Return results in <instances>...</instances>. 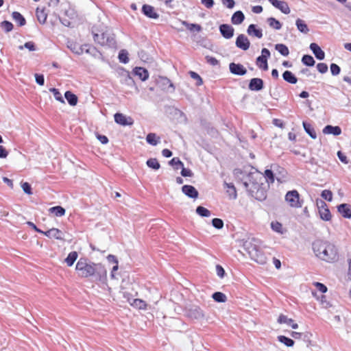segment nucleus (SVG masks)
<instances>
[{
    "instance_id": "19",
    "label": "nucleus",
    "mask_w": 351,
    "mask_h": 351,
    "mask_svg": "<svg viewBox=\"0 0 351 351\" xmlns=\"http://www.w3.org/2000/svg\"><path fill=\"white\" fill-rule=\"evenodd\" d=\"M132 73L133 75L138 76L143 82L146 81L149 76L147 69L141 66L134 67L132 70Z\"/></svg>"
},
{
    "instance_id": "38",
    "label": "nucleus",
    "mask_w": 351,
    "mask_h": 351,
    "mask_svg": "<svg viewBox=\"0 0 351 351\" xmlns=\"http://www.w3.org/2000/svg\"><path fill=\"white\" fill-rule=\"evenodd\" d=\"M275 49L282 56H288L289 54V50L288 47L282 43H278L275 45Z\"/></svg>"
},
{
    "instance_id": "59",
    "label": "nucleus",
    "mask_w": 351,
    "mask_h": 351,
    "mask_svg": "<svg viewBox=\"0 0 351 351\" xmlns=\"http://www.w3.org/2000/svg\"><path fill=\"white\" fill-rule=\"evenodd\" d=\"M330 70L332 75H338L341 72V68L339 65L335 63H331L330 65Z\"/></svg>"
},
{
    "instance_id": "62",
    "label": "nucleus",
    "mask_w": 351,
    "mask_h": 351,
    "mask_svg": "<svg viewBox=\"0 0 351 351\" xmlns=\"http://www.w3.org/2000/svg\"><path fill=\"white\" fill-rule=\"evenodd\" d=\"M206 61L207 63L212 66H217L219 64V61L215 58V57L210 56H206L205 57Z\"/></svg>"
},
{
    "instance_id": "15",
    "label": "nucleus",
    "mask_w": 351,
    "mask_h": 351,
    "mask_svg": "<svg viewBox=\"0 0 351 351\" xmlns=\"http://www.w3.org/2000/svg\"><path fill=\"white\" fill-rule=\"evenodd\" d=\"M328 241L321 239L315 240L313 244L312 247L315 255L320 258V255L324 253L325 247H326Z\"/></svg>"
},
{
    "instance_id": "18",
    "label": "nucleus",
    "mask_w": 351,
    "mask_h": 351,
    "mask_svg": "<svg viewBox=\"0 0 351 351\" xmlns=\"http://www.w3.org/2000/svg\"><path fill=\"white\" fill-rule=\"evenodd\" d=\"M182 192L188 197L197 199L199 196V192L195 186L189 184H185L182 186Z\"/></svg>"
},
{
    "instance_id": "45",
    "label": "nucleus",
    "mask_w": 351,
    "mask_h": 351,
    "mask_svg": "<svg viewBox=\"0 0 351 351\" xmlns=\"http://www.w3.org/2000/svg\"><path fill=\"white\" fill-rule=\"evenodd\" d=\"M147 166L154 170H158L160 168V165L158 160L155 158H150L146 161Z\"/></svg>"
},
{
    "instance_id": "25",
    "label": "nucleus",
    "mask_w": 351,
    "mask_h": 351,
    "mask_svg": "<svg viewBox=\"0 0 351 351\" xmlns=\"http://www.w3.org/2000/svg\"><path fill=\"white\" fill-rule=\"evenodd\" d=\"M278 323L282 324H285L288 326H290L293 329H297L298 328V324L295 323L293 319L291 318H289L287 315L283 314H280L278 318Z\"/></svg>"
},
{
    "instance_id": "22",
    "label": "nucleus",
    "mask_w": 351,
    "mask_h": 351,
    "mask_svg": "<svg viewBox=\"0 0 351 351\" xmlns=\"http://www.w3.org/2000/svg\"><path fill=\"white\" fill-rule=\"evenodd\" d=\"M247 33L248 35L254 36L257 38H261L263 36L262 29L258 28L255 24H250L247 27Z\"/></svg>"
},
{
    "instance_id": "57",
    "label": "nucleus",
    "mask_w": 351,
    "mask_h": 351,
    "mask_svg": "<svg viewBox=\"0 0 351 351\" xmlns=\"http://www.w3.org/2000/svg\"><path fill=\"white\" fill-rule=\"evenodd\" d=\"M189 75L191 78H193L197 81L196 82L197 86H201L203 84V80L197 73H196L195 71H189Z\"/></svg>"
},
{
    "instance_id": "23",
    "label": "nucleus",
    "mask_w": 351,
    "mask_h": 351,
    "mask_svg": "<svg viewBox=\"0 0 351 351\" xmlns=\"http://www.w3.org/2000/svg\"><path fill=\"white\" fill-rule=\"evenodd\" d=\"M322 132L324 134H332L337 136L341 134L342 130L338 125L333 126L332 125H327L324 128Z\"/></svg>"
},
{
    "instance_id": "9",
    "label": "nucleus",
    "mask_w": 351,
    "mask_h": 351,
    "mask_svg": "<svg viewBox=\"0 0 351 351\" xmlns=\"http://www.w3.org/2000/svg\"><path fill=\"white\" fill-rule=\"evenodd\" d=\"M187 315L189 317L200 320L204 318L205 315L204 311L198 306H192L187 310Z\"/></svg>"
},
{
    "instance_id": "28",
    "label": "nucleus",
    "mask_w": 351,
    "mask_h": 351,
    "mask_svg": "<svg viewBox=\"0 0 351 351\" xmlns=\"http://www.w3.org/2000/svg\"><path fill=\"white\" fill-rule=\"evenodd\" d=\"M282 77L285 82L291 84H295L298 81L297 77L291 71L289 70L284 71Z\"/></svg>"
},
{
    "instance_id": "27",
    "label": "nucleus",
    "mask_w": 351,
    "mask_h": 351,
    "mask_svg": "<svg viewBox=\"0 0 351 351\" xmlns=\"http://www.w3.org/2000/svg\"><path fill=\"white\" fill-rule=\"evenodd\" d=\"M302 125L305 132L308 134L311 138L315 139L317 138V133L313 125L311 123L306 121H303Z\"/></svg>"
},
{
    "instance_id": "44",
    "label": "nucleus",
    "mask_w": 351,
    "mask_h": 351,
    "mask_svg": "<svg viewBox=\"0 0 351 351\" xmlns=\"http://www.w3.org/2000/svg\"><path fill=\"white\" fill-rule=\"evenodd\" d=\"M169 165L173 167L175 170H178L184 166V163L178 157H174L169 161Z\"/></svg>"
},
{
    "instance_id": "16",
    "label": "nucleus",
    "mask_w": 351,
    "mask_h": 351,
    "mask_svg": "<svg viewBox=\"0 0 351 351\" xmlns=\"http://www.w3.org/2000/svg\"><path fill=\"white\" fill-rule=\"evenodd\" d=\"M41 234H44L45 236L50 239L53 238L60 241L64 240V234L58 228H53L47 231L43 230V232H41Z\"/></svg>"
},
{
    "instance_id": "41",
    "label": "nucleus",
    "mask_w": 351,
    "mask_h": 351,
    "mask_svg": "<svg viewBox=\"0 0 351 351\" xmlns=\"http://www.w3.org/2000/svg\"><path fill=\"white\" fill-rule=\"evenodd\" d=\"M49 212L56 217H62L65 215L66 210L61 206H56L50 208Z\"/></svg>"
},
{
    "instance_id": "29",
    "label": "nucleus",
    "mask_w": 351,
    "mask_h": 351,
    "mask_svg": "<svg viewBox=\"0 0 351 351\" xmlns=\"http://www.w3.org/2000/svg\"><path fill=\"white\" fill-rule=\"evenodd\" d=\"M245 20V15L241 10H237L233 13L231 17V23L233 25H240Z\"/></svg>"
},
{
    "instance_id": "10",
    "label": "nucleus",
    "mask_w": 351,
    "mask_h": 351,
    "mask_svg": "<svg viewBox=\"0 0 351 351\" xmlns=\"http://www.w3.org/2000/svg\"><path fill=\"white\" fill-rule=\"evenodd\" d=\"M114 122L122 126H131L134 120L130 117H127L121 112H117L114 115Z\"/></svg>"
},
{
    "instance_id": "4",
    "label": "nucleus",
    "mask_w": 351,
    "mask_h": 351,
    "mask_svg": "<svg viewBox=\"0 0 351 351\" xmlns=\"http://www.w3.org/2000/svg\"><path fill=\"white\" fill-rule=\"evenodd\" d=\"M234 175L237 178L240 176L247 177V180L249 183V186L254 184V183H260V181L263 179V177L259 171H256L254 172L247 173L246 171L237 168L234 170Z\"/></svg>"
},
{
    "instance_id": "52",
    "label": "nucleus",
    "mask_w": 351,
    "mask_h": 351,
    "mask_svg": "<svg viewBox=\"0 0 351 351\" xmlns=\"http://www.w3.org/2000/svg\"><path fill=\"white\" fill-rule=\"evenodd\" d=\"M49 92L53 93L55 99L57 101H58L62 104L65 103L64 99L61 93L59 91V90L58 88H54V87L51 88H49Z\"/></svg>"
},
{
    "instance_id": "33",
    "label": "nucleus",
    "mask_w": 351,
    "mask_h": 351,
    "mask_svg": "<svg viewBox=\"0 0 351 351\" xmlns=\"http://www.w3.org/2000/svg\"><path fill=\"white\" fill-rule=\"evenodd\" d=\"M12 17L20 27L24 26L26 24V20L25 17L19 12H13L12 13Z\"/></svg>"
},
{
    "instance_id": "64",
    "label": "nucleus",
    "mask_w": 351,
    "mask_h": 351,
    "mask_svg": "<svg viewBox=\"0 0 351 351\" xmlns=\"http://www.w3.org/2000/svg\"><path fill=\"white\" fill-rule=\"evenodd\" d=\"M23 191L27 195H32L33 193L31 184L28 182H24L21 186Z\"/></svg>"
},
{
    "instance_id": "24",
    "label": "nucleus",
    "mask_w": 351,
    "mask_h": 351,
    "mask_svg": "<svg viewBox=\"0 0 351 351\" xmlns=\"http://www.w3.org/2000/svg\"><path fill=\"white\" fill-rule=\"evenodd\" d=\"M88 47V44H84L79 46L77 43L73 42H68L67 47L74 53L81 55L84 53V49Z\"/></svg>"
},
{
    "instance_id": "21",
    "label": "nucleus",
    "mask_w": 351,
    "mask_h": 351,
    "mask_svg": "<svg viewBox=\"0 0 351 351\" xmlns=\"http://www.w3.org/2000/svg\"><path fill=\"white\" fill-rule=\"evenodd\" d=\"M337 211L346 219L351 218V206L348 204L343 203L337 206Z\"/></svg>"
},
{
    "instance_id": "11",
    "label": "nucleus",
    "mask_w": 351,
    "mask_h": 351,
    "mask_svg": "<svg viewBox=\"0 0 351 351\" xmlns=\"http://www.w3.org/2000/svg\"><path fill=\"white\" fill-rule=\"evenodd\" d=\"M229 71L232 74L239 76H243L247 73V69L241 63H230Z\"/></svg>"
},
{
    "instance_id": "60",
    "label": "nucleus",
    "mask_w": 351,
    "mask_h": 351,
    "mask_svg": "<svg viewBox=\"0 0 351 351\" xmlns=\"http://www.w3.org/2000/svg\"><path fill=\"white\" fill-rule=\"evenodd\" d=\"M271 228L276 232L282 233V223L278 221H272L271 223Z\"/></svg>"
},
{
    "instance_id": "49",
    "label": "nucleus",
    "mask_w": 351,
    "mask_h": 351,
    "mask_svg": "<svg viewBox=\"0 0 351 351\" xmlns=\"http://www.w3.org/2000/svg\"><path fill=\"white\" fill-rule=\"evenodd\" d=\"M195 211L196 213L202 217H208L211 215V212L202 206H198Z\"/></svg>"
},
{
    "instance_id": "32",
    "label": "nucleus",
    "mask_w": 351,
    "mask_h": 351,
    "mask_svg": "<svg viewBox=\"0 0 351 351\" xmlns=\"http://www.w3.org/2000/svg\"><path fill=\"white\" fill-rule=\"evenodd\" d=\"M295 25L298 30L302 34H307L309 32V28L307 24L301 19H298L295 21Z\"/></svg>"
},
{
    "instance_id": "61",
    "label": "nucleus",
    "mask_w": 351,
    "mask_h": 351,
    "mask_svg": "<svg viewBox=\"0 0 351 351\" xmlns=\"http://www.w3.org/2000/svg\"><path fill=\"white\" fill-rule=\"evenodd\" d=\"M317 71L322 73H326L328 71V67L327 64L324 62H319L316 66Z\"/></svg>"
},
{
    "instance_id": "40",
    "label": "nucleus",
    "mask_w": 351,
    "mask_h": 351,
    "mask_svg": "<svg viewBox=\"0 0 351 351\" xmlns=\"http://www.w3.org/2000/svg\"><path fill=\"white\" fill-rule=\"evenodd\" d=\"M146 141L148 144L156 146L160 141V138L155 133L150 132L146 136Z\"/></svg>"
},
{
    "instance_id": "56",
    "label": "nucleus",
    "mask_w": 351,
    "mask_h": 351,
    "mask_svg": "<svg viewBox=\"0 0 351 351\" xmlns=\"http://www.w3.org/2000/svg\"><path fill=\"white\" fill-rule=\"evenodd\" d=\"M212 226L217 230H221L223 227V221L219 218H213L212 219Z\"/></svg>"
},
{
    "instance_id": "36",
    "label": "nucleus",
    "mask_w": 351,
    "mask_h": 351,
    "mask_svg": "<svg viewBox=\"0 0 351 351\" xmlns=\"http://www.w3.org/2000/svg\"><path fill=\"white\" fill-rule=\"evenodd\" d=\"M181 23L191 32H200L202 27L200 25L196 23H190L186 21H181Z\"/></svg>"
},
{
    "instance_id": "12",
    "label": "nucleus",
    "mask_w": 351,
    "mask_h": 351,
    "mask_svg": "<svg viewBox=\"0 0 351 351\" xmlns=\"http://www.w3.org/2000/svg\"><path fill=\"white\" fill-rule=\"evenodd\" d=\"M235 45L240 49L247 51L250 47V42L245 34H241L236 38Z\"/></svg>"
},
{
    "instance_id": "14",
    "label": "nucleus",
    "mask_w": 351,
    "mask_h": 351,
    "mask_svg": "<svg viewBox=\"0 0 351 351\" xmlns=\"http://www.w3.org/2000/svg\"><path fill=\"white\" fill-rule=\"evenodd\" d=\"M248 88L252 91H261L264 88V81L259 77L252 78L249 82Z\"/></svg>"
},
{
    "instance_id": "13",
    "label": "nucleus",
    "mask_w": 351,
    "mask_h": 351,
    "mask_svg": "<svg viewBox=\"0 0 351 351\" xmlns=\"http://www.w3.org/2000/svg\"><path fill=\"white\" fill-rule=\"evenodd\" d=\"M221 35L226 39H230L233 37L234 33V27L229 24H221L219 27Z\"/></svg>"
},
{
    "instance_id": "58",
    "label": "nucleus",
    "mask_w": 351,
    "mask_h": 351,
    "mask_svg": "<svg viewBox=\"0 0 351 351\" xmlns=\"http://www.w3.org/2000/svg\"><path fill=\"white\" fill-rule=\"evenodd\" d=\"M321 197L328 202L332 200V193L331 191L325 189L322 191Z\"/></svg>"
},
{
    "instance_id": "31",
    "label": "nucleus",
    "mask_w": 351,
    "mask_h": 351,
    "mask_svg": "<svg viewBox=\"0 0 351 351\" xmlns=\"http://www.w3.org/2000/svg\"><path fill=\"white\" fill-rule=\"evenodd\" d=\"M243 184L250 195H253L257 189H260L263 186V183H254V184L249 186L247 181H243Z\"/></svg>"
},
{
    "instance_id": "42",
    "label": "nucleus",
    "mask_w": 351,
    "mask_h": 351,
    "mask_svg": "<svg viewBox=\"0 0 351 351\" xmlns=\"http://www.w3.org/2000/svg\"><path fill=\"white\" fill-rule=\"evenodd\" d=\"M36 17L40 24H45L47 21V14L45 12V9L40 10L36 9Z\"/></svg>"
},
{
    "instance_id": "53",
    "label": "nucleus",
    "mask_w": 351,
    "mask_h": 351,
    "mask_svg": "<svg viewBox=\"0 0 351 351\" xmlns=\"http://www.w3.org/2000/svg\"><path fill=\"white\" fill-rule=\"evenodd\" d=\"M276 8L285 14H288L291 12L288 3L285 1H281Z\"/></svg>"
},
{
    "instance_id": "5",
    "label": "nucleus",
    "mask_w": 351,
    "mask_h": 351,
    "mask_svg": "<svg viewBox=\"0 0 351 351\" xmlns=\"http://www.w3.org/2000/svg\"><path fill=\"white\" fill-rule=\"evenodd\" d=\"M338 258V251L334 244L328 241L324 253L320 255V259L326 262H333Z\"/></svg>"
},
{
    "instance_id": "3",
    "label": "nucleus",
    "mask_w": 351,
    "mask_h": 351,
    "mask_svg": "<svg viewBox=\"0 0 351 351\" xmlns=\"http://www.w3.org/2000/svg\"><path fill=\"white\" fill-rule=\"evenodd\" d=\"M256 240L254 239L245 241L243 243V247L252 260L259 264H264L265 261L263 253L261 250L260 247L257 244L253 243Z\"/></svg>"
},
{
    "instance_id": "6",
    "label": "nucleus",
    "mask_w": 351,
    "mask_h": 351,
    "mask_svg": "<svg viewBox=\"0 0 351 351\" xmlns=\"http://www.w3.org/2000/svg\"><path fill=\"white\" fill-rule=\"evenodd\" d=\"M285 201L293 208H301L303 204V200L300 199V193L295 189L286 193Z\"/></svg>"
},
{
    "instance_id": "20",
    "label": "nucleus",
    "mask_w": 351,
    "mask_h": 351,
    "mask_svg": "<svg viewBox=\"0 0 351 351\" xmlns=\"http://www.w3.org/2000/svg\"><path fill=\"white\" fill-rule=\"evenodd\" d=\"M309 49L311 50L315 58L319 60H323L325 58V52L315 43L310 44Z\"/></svg>"
},
{
    "instance_id": "7",
    "label": "nucleus",
    "mask_w": 351,
    "mask_h": 351,
    "mask_svg": "<svg viewBox=\"0 0 351 351\" xmlns=\"http://www.w3.org/2000/svg\"><path fill=\"white\" fill-rule=\"evenodd\" d=\"M316 204L321 219L325 221H330L332 215L326 203L322 199H317Z\"/></svg>"
},
{
    "instance_id": "50",
    "label": "nucleus",
    "mask_w": 351,
    "mask_h": 351,
    "mask_svg": "<svg viewBox=\"0 0 351 351\" xmlns=\"http://www.w3.org/2000/svg\"><path fill=\"white\" fill-rule=\"evenodd\" d=\"M128 52L126 49H121L119 52L118 59L120 62L127 64L129 62Z\"/></svg>"
},
{
    "instance_id": "26",
    "label": "nucleus",
    "mask_w": 351,
    "mask_h": 351,
    "mask_svg": "<svg viewBox=\"0 0 351 351\" xmlns=\"http://www.w3.org/2000/svg\"><path fill=\"white\" fill-rule=\"evenodd\" d=\"M223 186L226 189V193H228L230 199H236L237 197V193L234 184L232 182L228 183L225 181L223 182Z\"/></svg>"
},
{
    "instance_id": "55",
    "label": "nucleus",
    "mask_w": 351,
    "mask_h": 351,
    "mask_svg": "<svg viewBox=\"0 0 351 351\" xmlns=\"http://www.w3.org/2000/svg\"><path fill=\"white\" fill-rule=\"evenodd\" d=\"M0 26L6 33L11 32L14 28L13 24L10 21L6 20L3 21L1 23Z\"/></svg>"
},
{
    "instance_id": "48",
    "label": "nucleus",
    "mask_w": 351,
    "mask_h": 351,
    "mask_svg": "<svg viewBox=\"0 0 351 351\" xmlns=\"http://www.w3.org/2000/svg\"><path fill=\"white\" fill-rule=\"evenodd\" d=\"M131 305L138 309L145 310L147 308V303L141 299H134Z\"/></svg>"
},
{
    "instance_id": "54",
    "label": "nucleus",
    "mask_w": 351,
    "mask_h": 351,
    "mask_svg": "<svg viewBox=\"0 0 351 351\" xmlns=\"http://www.w3.org/2000/svg\"><path fill=\"white\" fill-rule=\"evenodd\" d=\"M19 49L20 50H22L23 49H27L29 51H34L36 50V44L33 41H28L25 43L23 45H20L19 47Z\"/></svg>"
},
{
    "instance_id": "30",
    "label": "nucleus",
    "mask_w": 351,
    "mask_h": 351,
    "mask_svg": "<svg viewBox=\"0 0 351 351\" xmlns=\"http://www.w3.org/2000/svg\"><path fill=\"white\" fill-rule=\"evenodd\" d=\"M64 98L66 99L68 104L71 106H75L77 104V96L70 90H66L64 93Z\"/></svg>"
},
{
    "instance_id": "46",
    "label": "nucleus",
    "mask_w": 351,
    "mask_h": 351,
    "mask_svg": "<svg viewBox=\"0 0 351 351\" xmlns=\"http://www.w3.org/2000/svg\"><path fill=\"white\" fill-rule=\"evenodd\" d=\"M269 25L276 30H279L282 27V23L274 17H269L267 20Z\"/></svg>"
},
{
    "instance_id": "51",
    "label": "nucleus",
    "mask_w": 351,
    "mask_h": 351,
    "mask_svg": "<svg viewBox=\"0 0 351 351\" xmlns=\"http://www.w3.org/2000/svg\"><path fill=\"white\" fill-rule=\"evenodd\" d=\"M264 177L268 184H273L275 181V175L271 169L265 171Z\"/></svg>"
},
{
    "instance_id": "17",
    "label": "nucleus",
    "mask_w": 351,
    "mask_h": 351,
    "mask_svg": "<svg viewBox=\"0 0 351 351\" xmlns=\"http://www.w3.org/2000/svg\"><path fill=\"white\" fill-rule=\"evenodd\" d=\"M141 12L149 19H158L159 18V14L156 12L155 8L152 5L143 4Z\"/></svg>"
},
{
    "instance_id": "34",
    "label": "nucleus",
    "mask_w": 351,
    "mask_h": 351,
    "mask_svg": "<svg viewBox=\"0 0 351 351\" xmlns=\"http://www.w3.org/2000/svg\"><path fill=\"white\" fill-rule=\"evenodd\" d=\"M251 196L255 198L256 200L261 202L263 201L267 197V191L263 186L260 189H257V191H256L255 193H253V195H252Z\"/></svg>"
},
{
    "instance_id": "8",
    "label": "nucleus",
    "mask_w": 351,
    "mask_h": 351,
    "mask_svg": "<svg viewBox=\"0 0 351 351\" xmlns=\"http://www.w3.org/2000/svg\"><path fill=\"white\" fill-rule=\"evenodd\" d=\"M157 84L161 88L162 90L170 93L175 91V86L172 82L167 77L159 76L157 80Z\"/></svg>"
},
{
    "instance_id": "63",
    "label": "nucleus",
    "mask_w": 351,
    "mask_h": 351,
    "mask_svg": "<svg viewBox=\"0 0 351 351\" xmlns=\"http://www.w3.org/2000/svg\"><path fill=\"white\" fill-rule=\"evenodd\" d=\"M314 285L322 293H325L328 291L327 287L322 282H315Z\"/></svg>"
},
{
    "instance_id": "47",
    "label": "nucleus",
    "mask_w": 351,
    "mask_h": 351,
    "mask_svg": "<svg viewBox=\"0 0 351 351\" xmlns=\"http://www.w3.org/2000/svg\"><path fill=\"white\" fill-rule=\"evenodd\" d=\"M212 298L215 302L219 303H223L227 300V297L226 294L220 291H216L213 293L212 295Z\"/></svg>"
},
{
    "instance_id": "35",
    "label": "nucleus",
    "mask_w": 351,
    "mask_h": 351,
    "mask_svg": "<svg viewBox=\"0 0 351 351\" xmlns=\"http://www.w3.org/2000/svg\"><path fill=\"white\" fill-rule=\"evenodd\" d=\"M77 257L78 254L75 251H72L70 253H69L66 258H65V263H66L67 266H73L74 263L76 261Z\"/></svg>"
},
{
    "instance_id": "39",
    "label": "nucleus",
    "mask_w": 351,
    "mask_h": 351,
    "mask_svg": "<svg viewBox=\"0 0 351 351\" xmlns=\"http://www.w3.org/2000/svg\"><path fill=\"white\" fill-rule=\"evenodd\" d=\"M256 66L263 70L267 71L268 70V62L267 60L261 57V56H258L256 59Z\"/></svg>"
},
{
    "instance_id": "37",
    "label": "nucleus",
    "mask_w": 351,
    "mask_h": 351,
    "mask_svg": "<svg viewBox=\"0 0 351 351\" xmlns=\"http://www.w3.org/2000/svg\"><path fill=\"white\" fill-rule=\"evenodd\" d=\"M301 62L304 65L309 67L313 66L315 64V60H314L313 57L308 54L303 55L301 59Z\"/></svg>"
},
{
    "instance_id": "43",
    "label": "nucleus",
    "mask_w": 351,
    "mask_h": 351,
    "mask_svg": "<svg viewBox=\"0 0 351 351\" xmlns=\"http://www.w3.org/2000/svg\"><path fill=\"white\" fill-rule=\"evenodd\" d=\"M277 339L279 342L283 343L287 347H292L294 346L295 341L288 337L285 335H279L278 336Z\"/></svg>"
},
{
    "instance_id": "2",
    "label": "nucleus",
    "mask_w": 351,
    "mask_h": 351,
    "mask_svg": "<svg viewBox=\"0 0 351 351\" xmlns=\"http://www.w3.org/2000/svg\"><path fill=\"white\" fill-rule=\"evenodd\" d=\"M91 32L94 41L99 45L107 46L108 47H116L117 43L114 38L105 32L101 26L93 25Z\"/></svg>"
},
{
    "instance_id": "1",
    "label": "nucleus",
    "mask_w": 351,
    "mask_h": 351,
    "mask_svg": "<svg viewBox=\"0 0 351 351\" xmlns=\"http://www.w3.org/2000/svg\"><path fill=\"white\" fill-rule=\"evenodd\" d=\"M75 270L81 278H92L95 281L104 282L107 280V270L101 263H95L86 258H80Z\"/></svg>"
}]
</instances>
